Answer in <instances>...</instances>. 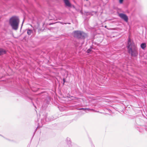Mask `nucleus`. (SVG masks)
Masks as SVG:
<instances>
[{"label":"nucleus","instance_id":"12","mask_svg":"<svg viewBox=\"0 0 147 147\" xmlns=\"http://www.w3.org/2000/svg\"><path fill=\"white\" fill-rule=\"evenodd\" d=\"M42 124L41 125H40V124H38V127H41L43 123L42 122Z\"/></svg>","mask_w":147,"mask_h":147},{"label":"nucleus","instance_id":"2","mask_svg":"<svg viewBox=\"0 0 147 147\" xmlns=\"http://www.w3.org/2000/svg\"><path fill=\"white\" fill-rule=\"evenodd\" d=\"M20 21L18 17L14 16L12 17L9 20V24L12 29L16 30L18 29Z\"/></svg>","mask_w":147,"mask_h":147},{"label":"nucleus","instance_id":"7","mask_svg":"<svg viewBox=\"0 0 147 147\" xmlns=\"http://www.w3.org/2000/svg\"><path fill=\"white\" fill-rule=\"evenodd\" d=\"M6 53L5 51L2 49H0V55L4 54Z\"/></svg>","mask_w":147,"mask_h":147},{"label":"nucleus","instance_id":"14","mask_svg":"<svg viewBox=\"0 0 147 147\" xmlns=\"http://www.w3.org/2000/svg\"><path fill=\"white\" fill-rule=\"evenodd\" d=\"M146 130L147 131V127H146Z\"/></svg>","mask_w":147,"mask_h":147},{"label":"nucleus","instance_id":"1","mask_svg":"<svg viewBox=\"0 0 147 147\" xmlns=\"http://www.w3.org/2000/svg\"><path fill=\"white\" fill-rule=\"evenodd\" d=\"M127 47L128 53L130 54L132 56H136L137 55V48L136 46L129 38L128 40Z\"/></svg>","mask_w":147,"mask_h":147},{"label":"nucleus","instance_id":"6","mask_svg":"<svg viewBox=\"0 0 147 147\" xmlns=\"http://www.w3.org/2000/svg\"><path fill=\"white\" fill-rule=\"evenodd\" d=\"M80 110H83L84 111H85L86 112V110H87V111H94V110L93 109H90L89 108H80Z\"/></svg>","mask_w":147,"mask_h":147},{"label":"nucleus","instance_id":"9","mask_svg":"<svg viewBox=\"0 0 147 147\" xmlns=\"http://www.w3.org/2000/svg\"><path fill=\"white\" fill-rule=\"evenodd\" d=\"M66 141L68 144H70L71 143L70 139L69 138H67L66 139Z\"/></svg>","mask_w":147,"mask_h":147},{"label":"nucleus","instance_id":"11","mask_svg":"<svg viewBox=\"0 0 147 147\" xmlns=\"http://www.w3.org/2000/svg\"><path fill=\"white\" fill-rule=\"evenodd\" d=\"M91 51V49H89L87 50V52L88 53H90V51Z\"/></svg>","mask_w":147,"mask_h":147},{"label":"nucleus","instance_id":"5","mask_svg":"<svg viewBox=\"0 0 147 147\" xmlns=\"http://www.w3.org/2000/svg\"><path fill=\"white\" fill-rule=\"evenodd\" d=\"M66 6L70 7L71 6V4L69 0H63Z\"/></svg>","mask_w":147,"mask_h":147},{"label":"nucleus","instance_id":"8","mask_svg":"<svg viewBox=\"0 0 147 147\" xmlns=\"http://www.w3.org/2000/svg\"><path fill=\"white\" fill-rule=\"evenodd\" d=\"M146 45L145 43H143L141 44L140 46L141 48L143 49H144L146 47Z\"/></svg>","mask_w":147,"mask_h":147},{"label":"nucleus","instance_id":"3","mask_svg":"<svg viewBox=\"0 0 147 147\" xmlns=\"http://www.w3.org/2000/svg\"><path fill=\"white\" fill-rule=\"evenodd\" d=\"M73 34L74 37L79 39H84L87 36L86 34L80 31H74Z\"/></svg>","mask_w":147,"mask_h":147},{"label":"nucleus","instance_id":"4","mask_svg":"<svg viewBox=\"0 0 147 147\" xmlns=\"http://www.w3.org/2000/svg\"><path fill=\"white\" fill-rule=\"evenodd\" d=\"M119 16L125 22H128V17L125 14L123 13H120L119 14Z\"/></svg>","mask_w":147,"mask_h":147},{"label":"nucleus","instance_id":"13","mask_svg":"<svg viewBox=\"0 0 147 147\" xmlns=\"http://www.w3.org/2000/svg\"><path fill=\"white\" fill-rule=\"evenodd\" d=\"M123 1V0H119V2L120 3H122Z\"/></svg>","mask_w":147,"mask_h":147},{"label":"nucleus","instance_id":"10","mask_svg":"<svg viewBox=\"0 0 147 147\" xmlns=\"http://www.w3.org/2000/svg\"><path fill=\"white\" fill-rule=\"evenodd\" d=\"M32 32V31L31 30L28 29L27 30V33L28 35H30Z\"/></svg>","mask_w":147,"mask_h":147},{"label":"nucleus","instance_id":"15","mask_svg":"<svg viewBox=\"0 0 147 147\" xmlns=\"http://www.w3.org/2000/svg\"><path fill=\"white\" fill-rule=\"evenodd\" d=\"M106 27H107V26H105V28H106Z\"/></svg>","mask_w":147,"mask_h":147}]
</instances>
